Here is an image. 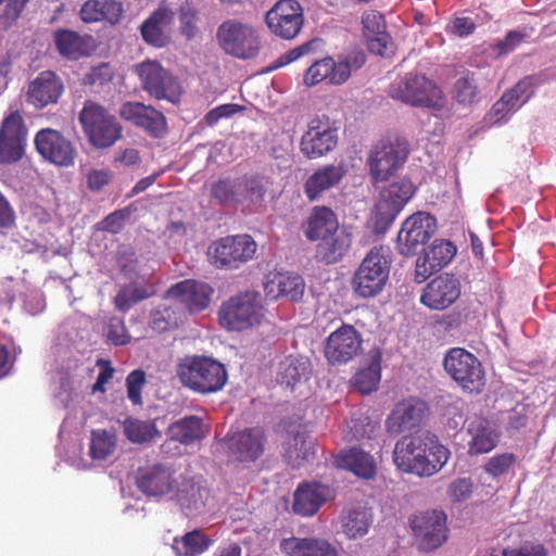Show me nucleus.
Listing matches in <instances>:
<instances>
[{"instance_id":"nucleus-23","label":"nucleus","mask_w":556,"mask_h":556,"mask_svg":"<svg viewBox=\"0 0 556 556\" xmlns=\"http://www.w3.org/2000/svg\"><path fill=\"white\" fill-rule=\"evenodd\" d=\"M428 406L424 401L408 399L400 402L391 412L387 427L394 432L412 431L420 427L427 418Z\"/></svg>"},{"instance_id":"nucleus-55","label":"nucleus","mask_w":556,"mask_h":556,"mask_svg":"<svg viewBox=\"0 0 556 556\" xmlns=\"http://www.w3.org/2000/svg\"><path fill=\"white\" fill-rule=\"evenodd\" d=\"M176 10L179 12L180 33L188 40L195 37L198 27L195 25V10L188 3L182 2Z\"/></svg>"},{"instance_id":"nucleus-33","label":"nucleus","mask_w":556,"mask_h":556,"mask_svg":"<svg viewBox=\"0 0 556 556\" xmlns=\"http://www.w3.org/2000/svg\"><path fill=\"white\" fill-rule=\"evenodd\" d=\"M228 448L240 462L255 460L263 453V431L252 429L235 433L228 439Z\"/></svg>"},{"instance_id":"nucleus-10","label":"nucleus","mask_w":556,"mask_h":556,"mask_svg":"<svg viewBox=\"0 0 556 556\" xmlns=\"http://www.w3.org/2000/svg\"><path fill=\"white\" fill-rule=\"evenodd\" d=\"M435 231L437 219L428 212H416L403 222L396 237V250L404 256H412Z\"/></svg>"},{"instance_id":"nucleus-64","label":"nucleus","mask_w":556,"mask_h":556,"mask_svg":"<svg viewBox=\"0 0 556 556\" xmlns=\"http://www.w3.org/2000/svg\"><path fill=\"white\" fill-rule=\"evenodd\" d=\"M113 76L112 68L108 64H101L92 67L84 76V83L86 85H103L111 80Z\"/></svg>"},{"instance_id":"nucleus-36","label":"nucleus","mask_w":556,"mask_h":556,"mask_svg":"<svg viewBox=\"0 0 556 556\" xmlns=\"http://www.w3.org/2000/svg\"><path fill=\"white\" fill-rule=\"evenodd\" d=\"M351 243V233L345 228H341L340 231L319 240L316 247V256L326 264L337 263L349 251Z\"/></svg>"},{"instance_id":"nucleus-43","label":"nucleus","mask_w":556,"mask_h":556,"mask_svg":"<svg viewBox=\"0 0 556 556\" xmlns=\"http://www.w3.org/2000/svg\"><path fill=\"white\" fill-rule=\"evenodd\" d=\"M213 540L200 530L187 532L175 538L172 548L175 556H200L208 549Z\"/></svg>"},{"instance_id":"nucleus-31","label":"nucleus","mask_w":556,"mask_h":556,"mask_svg":"<svg viewBox=\"0 0 556 556\" xmlns=\"http://www.w3.org/2000/svg\"><path fill=\"white\" fill-rule=\"evenodd\" d=\"M305 283L301 276L290 273H277L264 285V291L268 299L277 300L286 298L298 301L304 293Z\"/></svg>"},{"instance_id":"nucleus-35","label":"nucleus","mask_w":556,"mask_h":556,"mask_svg":"<svg viewBox=\"0 0 556 556\" xmlns=\"http://www.w3.org/2000/svg\"><path fill=\"white\" fill-rule=\"evenodd\" d=\"M280 549L285 556H337L336 549L327 541L316 538L283 539Z\"/></svg>"},{"instance_id":"nucleus-28","label":"nucleus","mask_w":556,"mask_h":556,"mask_svg":"<svg viewBox=\"0 0 556 556\" xmlns=\"http://www.w3.org/2000/svg\"><path fill=\"white\" fill-rule=\"evenodd\" d=\"M331 490L320 483H302L294 492L293 510L304 517L315 515L331 498Z\"/></svg>"},{"instance_id":"nucleus-5","label":"nucleus","mask_w":556,"mask_h":556,"mask_svg":"<svg viewBox=\"0 0 556 556\" xmlns=\"http://www.w3.org/2000/svg\"><path fill=\"white\" fill-rule=\"evenodd\" d=\"M79 122L88 141L94 148H109L121 137L122 129L116 118L94 102L85 103L79 113Z\"/></svg>"},{"instance_id":"nucleus-63","label":"nucleus","mask_w":556,"mask_h":556,"mask_svg":"<svg viewBox=\"0 0 556 556\" xmlns=\"http://www.w3.org/2000/svg\"><path fill=\"white\" fill-rule=\"evenodd\" d=\"M108 339L115 345H124L130 342V336L127 333L124 321L121 318L113 317L110 319Z\"/></svg>"},{"instance_id":"nucleus-61","label":"nucleus","mask_w":556,"mask_h":556,"mask_svg":"<svg viewBox=\"0 0 556 556\" xmlns=\"http://www.w3.org/2000/svg\"><path fill=\"white\" fill-rule=\"evenodd\" d=\"M472 493V482L468 478H459L453 481L447 489V494L453 502L466 501Z\"/></svg>"},{"instance_id":"nucleus-30","label":"nucleus","mask_w":556,"mask_h":556,"mask_svg":"<svg viewBox=\"0 0 556 556\" xmlns=\"http://www.w3.org/2000/svg\"><path fill=\"white\" fill-rule=\"evenodd\" d=\"M124 12L123 3L117 0H87L79 15L85 23L103 22L114 26L122 21Z\"/></svg>"},{"instance_id":"nucleus-52","label":"nucleus","mask_w":556,"mask_h":556,"mask_svg":"<svg viewBox=\"0 0 556 556\" xmlns=\"http://www.w3.org/2000/svg\"><path fill=\"white\" fill-rule=\"evenodd\" d=\"M185 313L178 315L170 308L160 306L151 313L150 326L159 332L165 331L170 327L177 326L182 321Z\"/></svg>"},{"instance_id":"nucleus-14","label":"nucleus","mask_w":556,"mask_h":556,"mask_svg":"<svg viewBox=\"0 0 556 556\" xmlns=\"http://www.w3.org/2000/svg\"><path fill=\"white\" fill-rule=\"evenodd\" d=\"M534 78L526 77L507 90L484 116L489 127L506 123L533 94Z\"/></svg>"},{"instance_id":"nucleus-9","label":"nucleus","mask_w":556,"mask_h":556,"mask_svg":"<svg viewBox=\"0 0 556 556\" xmlns=\"http://www.w3.org/2000/svg\"><path fill=\"white\" fill-rule=\"evenodd\" d=\"M256 248V242L249 235L228 236L213 242L207 256L218 268H238L253 258Z\"/></svg>"},{"instance_id":"nucleus-22","label":"nucleus","mask_w":556,"mask_h":556,"mask_svg":"<svg viewBox=\"0 0 556 556\" xmlns=\"http://www.w3.org/2000/svg\"><path fill=\"white\" fill-rule=\"evenodd\" d=\"M460 295V283L457 278L445 274L430 281L422 291L420 302L431 309H444L452 305Z\"/></svg>"},{"instance_id":"nucleus-40","label":"nucleus","mask_w":556,"mask_h":556,"mask_svg":"<svg viewBox=\"0 0 556 556\" xmlns=\"http://www.w3.org/2000/svg\"><path fill=\"white\" fill-rule=\"evenodd\" d=\"M309 370L311 364L306 357L290 355L279 363L277 380L288 387H294L307 379Z\"/></svg>"},{"instance_id":"nucleus-56","label":"nucleus","mask_w":556,"mask_h":556,"mask_svg":"<svg viewBox=\"0 0 556 556\" xmlns=\"http://www.w3.org/2000/svg\"><path fill=\"white\" fill-rule=\"evenodd\" d=\"M427 251L430 253L431 257L435 260V264L442 269L452 261L456 249L448 241L435 240Z\"/></svg>"},{"instance_id":"nucleus-13","label":"nucleus","mask_w":556,"mask_h":556,"mask_svg":"<svg viewBox=\"0 0 556 556\" xmlns=\"http://www.w3.org/2000/svg\"><path fill=\"white\" fill-rule=\"evenodd\" d=\"M363 351V338L351 325H343L325 340L324 355L332 366L348 364Z\"/></svg>"},{"instance_id":"nucleus-45","label":"nucleus","mask_w":556,"mask_h":556,"mask_svg":"<svg viewBox=\"0 0 556 556\" xmlns=\"http://www.w3.org/2000/svg\"><path fill=\"white\" fill-rule=\"evenodd\" d=\"M381 378V353L378 349L370 352V362L355 377V386L362 393L368 394L378 388Z\"/></svg>"},{"instance_id":"nucleus-21","label":"nucleus","mask_w":556,"mask_h":556,"mask_svg":"<svg viewBox=\"0 0 556 556\" xmlns=\"http://www.w3.org/2000/svg\"><path fill=\"white\" fill-rule=\"evenodd\" d=\"M213 288L202 281L184 280L174 285L166 292V299L180 304L190 313L200 312L210 304Z\"/></svg>"},{"instance_id":"nucleus-6","label":"nucleus","mask_w":556,"mask_h":556,"mask_svg":"<svg viewBox=\"0 0 556 556\" xmlns=\"http://www.w3.org/2000/svg\"><path fill=\"white\" fill-rule=\"evenodd\" d=\"M391 97L413 106L429 108L440 111L446 99L441 89L421 75L409 74L391 87Z\"/></svg>"},{"instance_id":"nucleus-54","label":"nucleus","mask_w":556,"mask_h":556,"mask_svg":"<svg viewBox=\"0 0 556 556\" xmlns=\"http://www.w3.org/2000/svg\"><path fill=\"white\" fill-rule=\"evenodd\" d=\"M238 178L235 180L223 179L212 186V197L219 203H238Z\"/></svg>"},{"instance_id":"nucleus-32","label":"nucleus","mask_w":556,"mask_h":556,"mask_svg":"<svg viewBox=\"0 0 556 556\" xmlns=\"http://www.w3.org/2000/svg\"><path fill=\"white\" fill-rule=\"evenodd\" d=\"M415 192V187L407 178H397L384 187V225L391 224Z\"/></svg>"},{"instance_id":"nucleus-3","label":"nucleus","mask_w":556,"mask_h":556,"mask_svg":"<svg viewBox=\"0 0 556 556\" xmlns=\"http://www.w3.org/2000/svg\"><path fill=\"white\" fill-rule=\"evenodd\" d=\"M218 318L229 331H244L260 326L265 318L261 294L245 292L230 298L220 305Z\"/></svg>"},{"instance_id":"nucleus-15","label":"nucleus","mask_w":556,"mask_h":556,"mask_svg":"<svg viewBox=\"0 0 556 556\" xmlns=\"http://www.w3.org/2000/svg\"><path fill=\"white\" fill-rule=\"evenodd\" d=\"M265 23L275 36L293 39L304 23L303 9L296 0H279L266 13Z\"/></svg>"},{"instance_id":"nucleus-16","label":"nucleus","mask_w":556,"mask_h":556,"mask_svg":"<svg viewBox=\"0 0 556 556\" xmlns=\"http://www.w3.org/2000/svg\"><path fill=\"white\" fill-rule=\"evenodd\" d=\"M177 10L174 2H162L150 15L141 23L139 30L142 40L154 48H164L172 40V26L175 21Z\"/></svg>"},{"instance_id":"nucleus-60","label":"nucleus","mask_w":556,"mask_h":556,"mask_svg":"<svg viewBox=\"0 0 556 556\" xmlns=\"http://www.w3.org/2000/svg\"><path fill=\"white\" fill-rule=\"evenodd\" d=\"M144 383L146 375L141 370H134L127 376V396L132 402V404H141V390Z\"/></svg>"},{"instance_id":"nucleus-20","label":"nucleus","mask_w":556,"mask_h":556,"mask_svg":"<svg viewBox=\"0 0 556 556\" xmlns=\"http://www.w3.org/2000/svg\"><path fill=\"white\" fill-rule=\"evenodd\" d=\"M26 128L18 112H12L0 128V162L14 163L24 153Z\"/></svg>"},{"instance_id":"nucleus-29","label":"nucleus","mask_w":556,"mask_h":556,"mask_svg":"<svg viewBox=\"0 0 556 556\" xmlns=\"http://www.w3.org/2000/svg\"><path fill=\"white\" fill-rule=\"evenodd\" d=\"M345 174L346 166L343 163L319 167L305 181L306 197L311 201L317 200L324 192L337 187Z\"/></svg>"},{"instance_id":"nucleus-41","label":"nucleus","mask_w":556,"mask_h":556,"mask_svg":"<svg viewBox=\"0 0 556 556\" xmlns=\"http://www.w3.org/2000/svg\"><path fill=\"white\" fill-rule=\"evenodd\" d=\"M206 433L207 427L197 416L185 417L169 427L170 439L184 444L201 440Z\"/></svg>"},{"instance_id":"nucleus-39","label":"nucleus","mask_w":556,"mask_h":556,"mask_svg":"<svg viewBox=\"0 0 556 556\" xmlns=\"http://www.w3.org/2000/svg\"><path fill=\"white\" fill-rule=\"evenodd\" d=\"M340 230L336 214L326 206H317L307 220L305 235L308 240L316 241Z\"/></svg>"},{"instance_id":"nucleus-57","label":"nucleus","mask_w":556,"mask_h":556,"mask_svg":"<svg viewBox=\"0 0 556 556\" xmlns=\"http://www.w3.org/2000/svg\"><path fill=\"white\" fill-rule=\"evenodd\" d=\"M478 93V87L473 78L465 77L455 83L454 94L459 103L471 104L476 101Z\"/></svg>"},{"instance_id":"nucleus-47","label":"nucleus","mask_w":556,"mask_h":556,"mask_svg":"<svg viewBox=\"0 0 556 556\" xmlns=\"http://www.w3.org/2000/svg\"><path fill=\"white\" fill-rule=\"evenodd\" d=\"M59 52L68 59H78L87 53L86 40L72 30H59L54 35Z\"/></svg>"},{"instance_id":"nucleus-37","label":"nucleus","mask_w":556,"mask_h":556,"mask_svg":"<svg viewBox=\"0 0 556 556\" xmlns=\"http://www.w3.org/2000/svg\"><path fill=\"white\" fill-rule=\"evenodd\" d=\"M269 186V179L264 176L238 178V203L255 210L262 207Z\"/></svg>"},{"instance_id":"nucleus-44","label":"nucleus","mask_w":556,"mask_h":556,"mask_svg":"<svg viewBox=\"0 0 556 556\" xmlns=\"http://www.w3.org/2000/svg\"><path fill=\"white\" fill-rule=\"evenodd\" d=\"M315 454V444L306 433L296 431L288 439L285 455L293 466H301Z\"/></svg>"},{"instance_id":"nucleus-50","label":"nucleus","mask_w":556,"mask_h":556,"mask_svg":"<svg viewBox=\"0 0 556 556\" xmlns=\"http://www.w3.org/2000/svg\"><path fill=\"white\" fill-rule=\"evenodd\" d=\"M116 450V437L111 430H93L90 439V456L96 460L110 458Z\"/></svg>"},{"instance_id":"nucleus-7","label":"nucleus","mask_w":556,"mask_h":556,"mask_svg":"<svg viewBox=\"0 0 556 556\" xmlns=\"http://www.w3.org/2000/svg\"><path fill=\"white\" fill-rule=\"evenodd\" d=\"M443 366L450 377L464 390L480 392L485 383L481 363L465 349H451L444 357Z\"/></svg>"},{"instance_id":"nucleus-53","label":"nucleus","mask_w":556,"mask_h":556,"mask_svg":"<svg viewBox=\"0 0 556 556\" xmlns=\"http://www.w3.org/2000/svg\"><path fill=\"white\" fill-rule=\"evenodd\" d=\"M516 456L513 453H501L492 456L484 465L486 473L493 478L506 475L515 465Z\"/></svg>"},{"instance_id":"nucleus-24","label":"nucleus","mask_w":556,"mask_h":556,"mask_svg":"<svg viewBox=\"0 0 556 556\" xmlns=\"http://www.w3.org/2000/svg\"><path fill=\"white\" fill-rule=\"evenodd\" d=\"M138 488L149 496L174 498L179 481L170 469L164 466H153L143 470L137 480Z\"/></svg>"},{"instance_id":"nucleus-42","label":"nucleus","mask_w":556,"mask_h":556,"mask_svg":"<svg viewBox=\"0 0 556 556\" xmlns=\"http://www.w3.org/2000/svg\"><path fill=\"white\" fill-rule=\"evenodd\" d=\"M337 463L339 467L349 469L361 478L369 479L375 475L372 457L361 450L351 448L341 452Z\"/></svg>"},{"instance_id":"nucleus-48","label":"nucleus","mask_w":556,"mask_h":556,"mask_svg":"<svg viewBox=\"0 0 556 556\" xmlns=\"http://www.w3.org/2000/svg\"><path fill=\"white\" fill-rule=\"evenodd\" d=\"M409 154L406 139L399 135L388 136L384 142V169L393 170L401 167Z\"/></svg>"},{"instance_id":"nucleus-27","label":"nucleus","mask_w":556,"mask_h":556,"mask_svg":"<svg viewBox=\"0 0 556 556\" xmlns=\"http://www.w3.org/2000/svg\"><path fill=\"white\" fill-rule=\"evenodd\" d=\"M173 501L187 515H197L210 508L213 500L210 491L201 483L192 480H182L176 488Z\"/></svg>"},{"instance_id":"nucleus-34","label":"nucleus","mask_w":556,"mask_h":556,"mask_svg":"<svg viewBox=\"0 0 556 556\" xmlns=\"http://www.w3.org/2000/svg\"><path fill=\"white\" fill-rule=\"evenodd\" d=\"M467 431L470 454L489 453L496 446L500 438V433L494 425L482 418L470 420Z\"/></svg>"},{"instance_id":"nucleus-59","label":"nucleus","mask_w":556,"mask_h":556,"mask_svg":"<svg viewBox=\"0 0 556 556\" xmlns=\"http://www.w3.org/2000/svg\"><path fill=\"white\" fill-rule=\"evenodd\" d=\"M430 253L426 250L425 253L416 260L415 277L418 282L426 281L430 276L441 270L435 264Z\"/></svg>"},{"instance_id":"nucleus-58","label":"nucleus","mask_w":556,"mask_h":556,"mask_svg":"<svg viewBox=\"0 0 556 556\" xmlns=\"http://www.w3.org/2000/svg\"><path fill=\"white\" fill-rule=\"evenodd\" d=\"M430 253L426 250L425 253L416 260L415 277L418 282L426 281L430 276L441 270L435 264Z\"/></svg>"},{"instance_id":"nucleus-2","label":"nucleus","mask_w":556,"mask_h":556,"mask_svg":"<svg viewBox=\"0 0 556 556\" xmlns=\"http://www.w3.org/2000/svg\"><path fill=\"white\" fill-rule=\"evenodd\" d=\"M177 375L185 387L202 394L222 390L228 378L225 366L206 356L182 358L178 364Z\"/></svg>"},{"instance_id":"nucleus-18","label":"nucleus","mask_w":556,"mask_h":556,"mask_svg":"<svg viewBox=\"0 0 556 556\" xmlns=\"http://www.w3.org/2000/svg\"><path fill=\"white\" fill-rule=\"evenodd\" d=\"M39 154L56 166L67 167L74 164L76 150L73 143L58 130L46 128L35 137Z\"/></svg>"},{"instance_id":"nucleus-4","label":"nucleus","mask_w":556,"mask_h":556,"mask_svg":"<svg viewBox=\"0 0 556 556\" xmlns=\"http://www.w3.org/2000/svg\"><path fill=\"white\" fill-rule=\"evenodd\" d=\"M216 38L220 48L229 55L241 60L254 59L261 50L257 29L248 23L229 20L222 23Z\"/></svg>"},{"instance_id":"nucleus-1","label":"nucleus","mask_w":556,"mask_h":556,"mask_svg":"<svg viewBox=\"0 0 556 556\" xmlns=\"http://www.w3.org/2000/svg\"><path fill=\"white\" fill-rule=\"evenodd\" d=\"M450 450L429 432L403 437L393 451V463L403 472L418 477L438 473L448 462Z\"/></svg>"},{"instance_id":"nucleus-8","label":"nucleus","mask_w":556,"mask_h":556,"mask_svg":"<svg viewBox=\"0 0 556 556\" xmlns=\"http://www.w3.org/2000/svg\"><path fill=\"white\" fill-rule=\"evenodd\" d=\"M365 63L363 52H353L336 62L327 56L315 61L304 75L306 86H315L321 81H328L331 85H342L351 76L352 71L358 70Z\"/></svg>"},{"instance_id":"nucleus-46","label":"nucleus","mask_w":556,"mask_h":556,"mask_svg":"<svg viewBox=\"0 0 556 556\" xmlns=\"http://www.w3.org/2000/svg\"><path fill=\"white\" fill-rule=\"evenodd\" d=\"M156 293L153 283H130L119 289L115 296V305L118 309L126 312L134 304L148 299Z\"/></svg>"},{"instance_id":"nucleus-38","label":"nucleus","mask_w":556,"mask_h":556,"mask_svg":"<svg viewBox=\"0 0 556 556\" xmlns=\"http://www.w3.org/2000/svg\"><path fill=\"white\" fill-rule=\"evenodd\" d=\"M371 521V511L366 507L356 505L343 509L339 522L341 531L349 539H357L367 534Z\"/></svg>"},{"instance_id":"nucleus-17","label":"nucleus","mask_w":556,"mask_h":556,"mask_svg":"<svg viewBox=\"0 0 556 556\" xmlns=\"http://www.w3.org/2000/svg\"><path fill=\"white\" fill-rule=\"evenodd\" d=\"M143 89L155 99L178 100L177 87L173 77L156 61H146L136 66Z\"/></svg>"},{"instance_id":"nucleus-49","label":"nucleus","mask_w":556,"mask_h":556,"mask_svg":"<svg viewBox=\"0 0 556 556\" xmlns=\"http://www.w3.org/2000/svg\"><path fill=\"white\" fill-rule=\"evenodd\" d=\"M382 15L378 11H368L363 16V35L368 49L376 54L382 53Z\"/></svg>"},{"instance_id":"nucleus-12","label":"nucleus","mask_w":556,"mask_h":556,"mask_svg":"<svg viewBox=\"0 0 556 556\" xmlns=\"http://www.w3.org/2000/svg\"><path fill=\"white\" fill-rule=\"evenodd\" d=\"M409 522L418 548L424 552L434 551L447 540L446 516L442 511H422Z\"/></svg>"},{"instance_id":"nucleus-11","label":"nucleus","mask_w":556,"mask_h":556,"mask_svg":"<svg viewBox=\"0 0 556 556\" xmlns=\"http://www.w3.org/2000/svg\"><path fill=\"white\" fill-rule=\"evenodd\" d=\"M338 128L328 116H316L307 124L301 139V152L308 159H318L332 151L338 142Z\"/></svg>"},{"instance_id":"nucleus-51","label":"nucleus","mask_w":556,"mask_h":556,"mask_svg":"<svg viewBox=\"0 0 556 556\" xmlns=\"http://www.w3.org/2000/svg\"><path fill=\"white\" fill-rule=\"evenodd\" d=\"M124 432L127 439L134 443L148 442L157 433L153 424L131 418L125 420Z\"/></svg>"},{"instance_id":"nucleus-62","label":"nucleus","mask_w":556,"mask_h":556,"mask_svg":"<svg viewBox=\"0 0 556 556\" xmlns=\"http://www.w3.org/2000/svg\"><path fill=\"white\" fill-rule=\"evenodd\" d=\"M503 556H547V549L541 543L525 542L518 547L505 548Z\"/></svg>"},{"instance_id":"nucleus-26","label":"nucleus","mask_w":556,"mask_h":556,"mask_svg":"<svg viewBox=\"0 0 556 556\" xmlns=\"http://www.w3.org/2000/svg\"><path fill=\"white\" fill-rule=\"evenodd\" d=\"M63 92V83L51 71L40 73L28 85L27 101L34 106L41 109L55 103Z\"/></svg>"},{"instance_id":"nucleus-19","label":"nucleus","mask_w":556,"mask_h":556,"mask_svg":"<svg viewBox=\"0 0 556 556\" xmlns=\"http://www.w3.org/2000/svg\"><path fill=\"white\" fill-rule=\"evenodd\" d=\"M355 292L363 298H371L382 290V252L372 248L359 265L354 279Z\"/></svg>"},{"instance_id":"nucleus-25","label":"nucleus","mask_w":556,"mask_h":556,"mask_svg":"<svg viewBox=\"0 0 556 556\" xmlns=\"http://www.w3.org/2000/svg\"><path fill=\"white\" fill-rule=\"evenodd\" d=\"M121 116L153 136H161L166 129L164 115L141 102H127L121 108Z\"/></svg>"}]
</instances>
